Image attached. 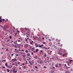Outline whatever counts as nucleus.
Listing matches in <instances>:
<instances>
[{
	"label": "nucleus",
	"instance_id": "69168bd1",
	"mask_svg": "<svg viewBox=\"0 0 73 73\" xmlns=\"http://www.w3.org/2000/svg\"><path fill=\"white\" fill-rule=\"evenodd\" d=\"M20 40H18V42H20Z\"/></svg>",
	"mask_w": 73,
	"mask_h": 73
},
{
	"label": "nucleus",
	"instance_id": "3c124183",
	"mask_svg": "<svg viewBox=\"0 0 73 73\" xmlns=\"http://www.w3.org/2000/svg\"><path fill=\"white\" fill-rule=\"evenodd\" d=\"M13 42V41H11V43H12V42Z\"/></svg>",
	"mask_w": 73,
	"mask_h": 73
},
{
	"label": "nucleus",
	"instance_id": "a19ab883",
	"mask_svg": "<svg viewBox=\"0 0 73 73\" xmlns=\"http://www.w3.org/2000/svg\"><path fill=\"white\" fill-rule=\"evenodd\" d=\"M33 52L34 53H35V52H36V51H35V50L34 51H33Z\"/></svg>",
	"mask_w": 73,
	"mask_h": 73
},
{
	"label": "nucleus",
	"instance_id": "774afa93",
	"mask_svg": "<svg viewBox=\"0 0 73 73\" xmlns=\"http://www.w3.org/2000/svg\"><path fill=\"white\" fill-rule=\"evenodd\" d=\"M29 60H31V58H29Z\"/></svg>",
	"mask_w": 73,
	"mask_h": 73
},
{
	"label": "nucleus",
	"instance_id": "a211bd4d",
	"mask_svg": "<svg viewBox=\"0 0 73 73\" xmlns=\"http://www.w3.org/2000/svg\"><path fill=\"white\" fill-rule=\"evenodd\" d=\"M73 62V60H70V62Z\"/></svg>",
	"mask_w": 73,
	"mask_h": 73
},
{
	"label": "nucleus",
	"instance_id": "bf43d9fd",
	"mask_svg": "<svg viewBox=\"0 0 73 73\" xmlns=\"http://www.w3.org/2000/svg\"><path fill=\"white\" fill-rule=\"evenodd\" d=\"M4 60H3L2 61V62H4Z\"/></svg>",
	"mask_w": 73,
	"mask_h": 73
},
{
	"label": "nucleus",
	"instance_id": "6e6552de",
	"mask_svg": "<svg viewBox=\"0 0 73 73\" xmlns=\"http://www.w3.org/2000/svg\"><path fill=\"white\" fill-rule=\"evenodd\" d=\"M36 38H37V39H38V40H40V36H39V37L37 36Z\"/></svg>",
	"mask_w": 73,
	"mask_h": 73
},
{
	"label": "nucleus",
	"instance_id": "6ab92c4d",
	"mask_svg": "<svg viewBox=\"0 0 73 73\" xmlns=\"http://www.w3.org/2000/svg\"><path fill=\"white\" fill-rule=\"evenodd\" d=\"M6 28H8V25H6Z\"/></svg>",
	"mask_w": 73,
	"mask_h": 73
},
{
	"label": "nucleus",
	"instance_id": "9d476101",
	"mask_svg": "<svg viewBox=\"0 0 73 73\" xmlns=\"http://www.w3.org/2000/svg\"><path fill=\"white\" fill-rule=\"evenodd\" d=\"M55 67H56V68H58V64L55 65Z\"/></svg>",
	"mask_w": 73,
	"mask_h": 73
},
{
	"label": "nucleus",
	"instance_id": "f3484780",
	"mask_svg": "<svg viewBox=\"0 0 73 73\" xmlns=\"http://www.w3.org/2000/svg\"><path fill=\"white\" fill-rule=\"evenodd\" d=\"M67 64L68 66H70V63L69 62H67Z\"/></svg>",
	"mask_w": 73,
	"mask_h": 73
},
{
	"label": "nucleus",
	"instance_id": "39448f33",
	"mask_svg": "<svg viewBox=\"0 0 73 73\" xmlns=\"http://www.w3.org/2000/svg\"><path fill=\"white\" fill-rule=\"evenodd\" d=\"M2 29H4V30H6V27L5 26H3V27L2 28Z\"/></svg>",
	"mask_w": 73,
	"mask_h": 73
},
{
	"label": "nucleus",
	"instance_id": "603ef678",
	"mask_svg": "<svg viewBox=\"0 0 73 73\" xmlns=\"http://www.w3.org/2000/svg\"><path fill=\"white\" fill-rule=\"evenodd\" d=\"M0 19H1V17H0Z\"/></svg>",
	"mask_w": 73,
	"mask_h": 73
},
{
	"label": "nucleus",
	"instance_id": "e2e57ef3",
	"mask_svg": "<svg viewBox=\"0 0 73 73\" xmlns=\"http://www.w3.org/2000/svg\"><path fill=\"white\" fill-rule=\"evenodd\" d=\"M59 66H61V64H59Z\"/></svg>",
	"mask_w": 73,
	"mask_h": 73
},
{
	"label": "nucleus",
	"instance_id": "423d86ee",
	"mask_svg": "<svg viewBox=\"0 0 73 73\" xmlns=\"http://www.w3.org/2000/svg\"><path fill=\"white\" fill-rule=\"evenodd\" d=\"M7 68H12V66H7Z\"/></svg>",
	"mask_w": 73,
	"mask_h": 73
},
{
	"label": "nucleus",
	"instance_id": "4be33fe9",
	"mask_svg": "<svg viewBox=\"0 0 73 73\" xmlns=\"http://www.w3.org/2000/svg\"><path fill=\"white\" fill-rule=\"evenodd\" d=\"M44 48L45 49H48V48H47L45 47H44Z\"/></svg>",
	"mask_w": 73,
	"mask_h": 73
},
{
	"label": "nucleus",
	"instance_id": "b1692460",
	"mask_svg": "<svg viewBox=\"0 0 73 73\" xmlns=\"http://www.w3.org/2000/svg\"><path fill=\"white\" fill-rule=\"evenodd\" d=\"M33 41H31V42H30V44H32V43H33Z\"/></svg>",
	"mask_w": 73,
	"mask_h": 73
},
{
	"label": "nucleus",
	"instance_id": "4d7b16f0",
	"mask_svg": "<svg viewBox=\"0 0 73 73\" xmlns=\"http://www.w3.org/2000/svg\"><path fill=\"white\" fill-rule=\"evenodd\" d=\"M26 68L25 66L24 67V68Z\"/></svg>",
	"mask_w": 73,
	"mask_h": 73
},
{
	"label": "nucleus",
	"instance_id": "20e7f679",
	"mask_svg": "<svg viewBox=\"0 0 73 73\" xmlns=\"http://www.w3.org/2000/svg\"><path fill=\"white\" fill-rule=\"evenodd\" d=\"M29 63L30 65H32L33 64V63H35V62H32L30 61H29Z\"/></svg>",
	"mask_w": 73,
	"mask_h": 73
},
{
	"label": "nucleus",
	"instance_id": "338daca9",
	"mask_svg": "<svg viewBox=\"0 0 73 73\" xmlns=\"http://www.w3.org/2000/svg\"><path fill=\"white\" fill-rule=\"evenodd\" d=\"M40 52H43L42 51V50H41V51H40Z\"/></svg>",
	"mask_w": 73,
	"mask_h": 73
},
{
	"label": "nucleus",
	"instance_id": "79ce46f5",
	"mask_svg": "<svg viewBox=\"0 0 73 73\" xmlns=\"http://www.w3.org/2000/svg\"><path fill=\"white\" fill-rule=\"evenodd\" d=\"M30 35L29 34H28V35L29 37H30Z\"/></svg>",
	"mask_w": 73,
	"mask_h": 73
},
{
	"label": "nucleus",
	"instance_id": "f704fd0d",
	"mask_svg": "<svg viewBox=\"0 0 73 73\" xmlns=\"http://www.w3.org/2000/svg\"><path fill=\"white\" fill-rule=\"evenodd\" d=\"M2 21H5V20L4 19H3Z\"/></svg>",
	"mask_w": 73,
	"mask_h": 73
},
{
	"label": "nucleus",
	"instance_id": "9b49d317",
	"mask_svg": "<svg viewBox=\"0 0 73 73\" xmlns=\"http://www.w3.org/2000/svg\"><path fill=\"white\" fill-rule=\"evenodd\" d=\"M6 70L7 72H9V71H10V70H9V69H7Z\"/></svg>",
	"mask_w": 73,
	"mask_h": 73
},
{
	"label": "nucleus",
	"instance_id": "ea45409f",
	"mask_svg": "<svg viewBox=\"0 0 73 73\" xmlns=\"http://www.w3.org/2000/svg\"><path fill=\"white\" fill-rule=\"evenodd\" d=\"M19 69H21V67H19Z\"/></svg>",
	"mask_w": 73,
	"mask_h": 73
},
{
	"label": "nucleus",
	"instance_id": "473e14b6",
	"mask_svg": "<svg viewBox=\"0 0 73 73\" xmlns=\"http://www.w3.org/2000/svg\"><path fill=\"white\" fill-rule=\"evenodd\" d=\"M43 44H45V42H42Z\"/></svg>",
	"mask_w": 73,
	"mask_h": 73
},
{
	"label": "nucleus",
	"instance_id": "393cba45",
	"mask_svg": "<svg viewBox=\"0 0 73 73\" xmlns=\"http://www.w3.org/2000/svg\"><path fill=\"white\" fill-rule=\"evenodd\" d=\"M13 55H14V54L13 53H12L11 54V56H13Z\"/></svg>",
	"mask_w": 73,
	"mask_h": 73
},
{
	"label": "nucleus",
	"instance_id": "a878e982",
	"mask_svg": "<svg viewBox=\"0 0 73 73\" xmlns=\"http://www.w3.org/2000/svg\"><path fill=\"white\" fill-rule=\"evenodd\" d=\"M37 57H38V56H36L35 57V58H37Z\"/></svg>",
	"mask_w": 73,
	"mask_h": 73
},
{
	"label": "nucleus",
	"instance_id": "ddd939ff",
	"mask_svg": "<svg viewBox=\"0 0 73 73\" xmlns=\"http://www.w3.org/2000/svg\"><path fill=\"white\" fill-rule=\"evenodd\" d=\"M65 73H69V71L68 70Z\"/></svg>",
	"mask_w": 73,
	"mask_h": 73
},
{
	"label": "nucleus",
	"instance_id": "8fccbe9b",
	"mask_svg": "<svg viewBox=\"0 0 73 73\" xmlns=\"http://www.w3.org/2000/svg\"><path fill=\"white\" fill-rule=\"evenodd\" d=\"M1 28H3L2 26H1Z\"/></svg>",
	"mask_w": 73,
	"mask_h": 73
},
{
	"label": "nucleus",
	"instance_id": "2eb2a0df",
	"mask_svg": "<svg viewBox=\"0 0 73 73\" xmlns=\"http://www.w3.org/2000/svg\"><path fill=\"white\" fill-rule=\"evenodd\" d=\"M44 57H46V54H44Z\"/></svg>",
	"mask_w": 73,
	"mask_h": 73
},
{
	"label": "nucleus",
	"instance_id": "0eeeda50",
	"mask_svg": "<svg viewBox=\"0 0 73 73\" xmlns=\"http://www.w3.org/2000/svg\"><path fill=\"white\" fill-rule=\"evenodd\" d=\"M35 45L36 47H38L39 45L37 43H35Z\"/></svg>",
	"mask_w": 73,
	"mask_h": 73
},
{
	"label": "nucleus",
	"instance_id": "1a4fd4ad",
	"mask_svg": "<svg viewBox=\"0 0 73 73\" xmlns=\"http://www.w3.org/2000/svg\"><path fill=\"white\" fill-rule=\"evenodd\" d=\"M14 43H15V44H17V45H19V46H20L21 45V44H17V42H13Z\"/></svg>",
	"mask_w": 73,
	"mask_h": 73
},
{
	"label": "nucleus",
	"instance_id": "e433bc0d",
	"mask_svg": "<svg viewBox=\"0 0 73 73\" xmlns=\"http://www.w3.org/2000/svg\"><path fill=\"white\" fill-rule=\"evenodd\" d=\"M60 52H58V53H57V54H59V55H60Z\"/></svg>",
	"mask_w": 73,
	"mask_h": 73
},
{
	"label": "nucleus",
	"instance_id": "49530a36",
	"mask_svg": "<svg viewBox=\"0 0 73 73\" xmlns=\"http://www.w3.org/2000/svg\"><path fill=\"white\" fill-rule=\"evenodd\" d=\"M42 38L43 40H44V37H42Z\"/></svg>",
	"mask_w": 73,
	"mask_h": 73
},
{
	"label": "nucleus",
	"instance_id": "58836bf2",
	"mask_svg": "<svg viewBox=\"0 0 73 73\" xmlns=\"http://www.w3.org/2000/svg\"><path fill=\"white\" fill-rule=\"evenodd\" d=\"M52 69H56V68L54 67H53L52 68Z\"/></svg>",
	"mask_w": 73,
	"mask_h": 73
},
{
	"label": "nucleus",
	"instance_id": "c756f323",
	"mask_svg": "<svg viewBox=\"0 0 73 73\" xmlns=\"http://www.w3.org/2000/svg\"><path fill=\"white\" fill-rule=\"evenodd\" d=\"M25 52H26V53H28V50H26L25 51Z\"/></svg>",
	"mask_w": 73,
	"mask_h": 73
},
{
	"label": "nucleus",
	"instance_id": "864d4df0",
	"mask_svg": "<svg viewBox=\"0 0 73 73\" xmlns=\"http://www.w3.org/2000/svg\"><path fill=\"white\" fill-rule=\"evenodd\" d=\"M12 65H14V63H13L12 64Z\"/></svg>",
	"mask_w": 73,
	"mask_h": 73
},
{
	"label": "nucleus",
	"instance_id": "bb28decb",
	"mask_svg": "<svg viewBox=\"0 0 73 73\" xmlns=\"http://www.w3.org/2000/svg\"><path fill=\"white\" fill-rule=\"evenodd\" d=\"M24 29L26 30H28V29L26 27H25Z\"/></svg>",
	"mask_w": 73,
	"mask_h": 73
},
{
	"label": "nucleus",
	"instance_id": "052dcab7",
	"mask_svg": "<svg viewBox=\"0 0 73 73\" xmlns=\"http://www.w3.org/2000/svg\"><path fill=\"white\" fill-rule=\"evenodd\" d=\"M17 35V33H15V36H16V35Z\"/></svg>",
	"mask_w": 73,
	"mask_h": 73
},
{
	"label": "nucleus",
	"instance_id": "412c9836",
	"mask_svg": "<svg viewBox=\"0 0 73 73\" xmlns=\"http://www.w3.org/2000/svg\"><path fill=\"white\" fill-rule=\"evenodd\" d=\"M35 68H36V69H38V67L37 66H35Z\"/></svg>",
	"mask_w": 73,
	"mask_h": 73
},
{
	"label": "nucleus",
	"instance_id": "7ed1b4c3",
	"mask_svg": "<svg viewBox=\"0 0 73 73\" xmlns=\"http://www.w3.org/2000/svg\"><path fill=\"white\" fill-rule=\"evenodd\" d=\"M12 62H16V61H17V59H16L15 58L12 59Z\"/></svg>",
	"mask_w": 73,
	"mask_h": 73
},
{
	"label": "nucleus",
	"instance_id": "4c0bfd02",
	"mask_svg": "<svg viewBox=\"0 0 73 73\" xmlns=\"http://www.w3.org/2000/svg\"><path fill=\"white\" fill-rule=\"evenodd\" d=\"M3 68H4V69H5V66H3Z\"/></svg>",
	"mask_w": 73,
	"mask_h": 73
},
{
	"label": "nucleus",
	"instance_id": "cd10ccee",
	"mask_svg": "<svg viewBox=\"0 0 73 73\" xmlns=\"http://www.w3.org/2000/svg\"><path fill=\"white\" fill-rule=\"evenodd\" d=\"M66 55V54H63V57H64V56H65V55Z\"/></svg>",
	"mask_w": 73,
	"mask_h": 73
},
{
	"label": "nucleus",
	"instance_id": "c9c22d12",
	"mask_svg": "<svg viewBox=\"0 0 73 73\" xmlns=\"http://www.w3.org/2000/svg\"><path fill=\"white\" fill-rule=\"evenodd\" d=\"M6 51H8V49H7L6 50Z\"/></svg>",
	"mask_w": 73,
	"mask_h": 73
},
{
	"label": "nucleus",
	"instance_id": "f257e3e1",
	"mask_svg": "<svg viewBox=\"0 0 73 73\" xmlns=\"http://www.w3.org/2000/svg\"><path fill=\"white\" fill-rule=\"evenodd\" d=\"M35 49V47L33 46H31L30 47V48L29 50V52H30L31 50L32 51H34Z\"/></svg>",
	"mask_w": 73,
	"mask_h": 73
},
{
	"label": "nucleus",
	"instance_id": "4468645a",
	"mask_svg": "<svg viewBox=\"0 0 73 73\" xmlns=\"http://www.w3.org/2000/svg\"><path fill=\"white\" fill-rule=\"evenodd\" d=\"M27 56H30V55H31V54H30L29 53H27Z\"/></svg>",
	"mask_w": 73,
	"mask_h": 73
},
{
	"label": "nucleus",
	"instance_id": "c85d7f7f",
	"mask_svg": "<svg viewBox=\"0 0 73 73\" xmlns=\"http://www.w3.org/2000/svg\"><path fill=\"white\" fill-rule=\"evenodd\" d=\"M62 53H60L59 55H62Z\"/></svg>",
	"mask_w": 73,
	"mask_h": 73
},
{
	"label": "nucleus",
	"instance_id": "c03bdc74",
	"mask_svg": "<svg viewBox=\"0 0 73 73\" xmlns=\"http://www.w3.org/2000/svg\"><path fill=\"white\" fill-rule=\"evenodd\" d=\"M44 68H46V67L45 66L44 67Z\"/></svg>",
	"mask_w": 73,
	"mask_h": 73
},
{
	"label": "nucleus",
	"instance_id": "5701e85b",
	"mask_svg": "<svg viewBox=\"0 0 73 73\" xmlns=\"http://www.w3.org/2000/svg\"><path fill=\"white\" fill-rule=\"evenodd\" d=\"M9 38H10V39H11V38H12V36H9Z\"/></svg>",
	"mask_w": 73,
	"mask_h": 73
},
{
	"label": "nucleus",
	"instance_id": "f03ea898",
	"mask_svg": "<svg viewBox=\"0 0 73 73\" xmlns=\"http://www.w3.org/2000/svg\"><path fill=\"white\" fill-rule=\"evenodd\" d=\"M12 72L13 73H17V70L16 68H15L13 69V70Z\"/></svg>",
	"mask_w": 73,
	"mask_h": 73
},
{
	"label": "nucleus",
	"instance_id": "5fc2aeb1",
	"mask_svg": "<svg viewBox=\"0 0 73 73\" xmlns=\"http://www.w3.org/2000/svg\"><path fill=\"white\" fill-rule=\"evenodd\" d=\"M16 56H19V54H17V55Z\"/></svg>",
	"mask_w": 73,
	"mask_h": 73
},
{
	"label": "nucleus",
	"instance_id": "09e8293b",
	"mask_svg": "<svg viewBox=\"0 0 73 73\" xmlns=\"http://www.w3.org/2000/svg\"><path fill=\"white\" fill-rule=\"evenodd\" d=\"M49 62L48 61H47L46 62Z\"/></svg>",
	"mask_w": 73,
	"mask_h": 73
},
{
	"label": "nucleus",
	"instance_id": "72a5a7b5",
	"mask_svg": "<svg viewBox=\"0 0 73 73\" xmlns=\"http://www.w3.org/2000/svg\"><path fill=\"white\" fill-rule=\"evenodd\" d=\"M15 66H18V65H17V64H16L15 65Z\"/></svg>",
	"mask_w": 73,
	"mask_h": 73
},
{
	"label": "nucleus",
	"instance_id": "13d9d810",
	"mask_svg": "<svg viewBox=\"0 0 73 73\" xmlns=\"http://www.w3.org/2000/svg\"><path fill=\"white\" fill-rule=\"evenodd\" d=\"M25 41H27V38H25Z\"/></svg>",
	"mask_w": 73,
	"mask_h": 73
},
{
	"label": "nucleus",
	"instance_id": "dca6fc26",
	"mask_svg": "<svg viewBox=\"0 0 73 73\" xmlns=\"http://www.w3.org/2000/svg\"><path fill=\"white\" fill-rule=\"evenodd\" d=\"M38 47L39 48H41L42 47V46L41 45H39Z\"/></svg>",
	"mask_w": 73,
	"mask_h": 73
},
{
	"label": "nucleus",
	"instance_id": "37998d69",
	"mask_svg": "<svg viewBox=\"0 0 73 73\" xmlns=\"http://www.w3.org/2000/svg\"><path fill=\"white\" fill-rule=\"evenodd\" d=\"M9 41V40H7V42H8V41Z\"/></svg>",
	"mask_w": 73,
	"mask_h": 73
},
{
	"label": "nucleus",
	"instance_id": "7c9ffc66",
	"mask_svg": "<svg viewBox=\"0 0 73 73\" xmlns=\"http://www.w3.org/2000/svg\"><path fill=\"white\" fill-rule=\"evenodd\" d=\"M0 22H1V23L2 22V19H0Z\"/></svg>",
	"mask_w": 73,
	"mask_h": 73
},
{
	"label": "nucleus",
	"instance_id": "a18cd8bd",
	"mask_svg": "<svg viewBox=\"0 0 73 73\" xmlns=\"http://www.w3.org/2000/svg\"><path fill=\"white\" fill-rule=\"evenodd\" d=\"M42 46H44V45L43 44H42V45H41Z\"/></svg>",
	"mask_w": 73,
	"mask_h": 73
},
{
	"label": "nucleus",
	"instance_id": "aec40b11",
	"mask_svg": "<svg viewBox=\"0 0 73 73\" xmlns=\"http://www.w3.org/2000/svg\"><path fill=\"white\" fill-rule=\"evenodd\" d=\"M5 65L6 66H7V67H8V65L7 64V63H5Z\"/></svg>",
	"mask_w": 73,
	"mask_h": 73
},
{
	"label": "nucleus",
	"instance_id": "de8ad7c7",
	"mask_svg": "<svg viewBox=\"0 0 73 73\" xmlns=\"http://www.w3.org/2000/svg\"><path fill=\"white\" fill-rule=\"evenodd\" d=\"M48 40H49V41H51V40H50V39H48Z\"/></svg>",
	"mask_w": 73,
	"mask_h": 73
},
{
	"label": "nucleus",
	"instance_id": "2f4dec72",
	"mask_svg": "<svg viewBox=\"0 0 73 73\" xmlns=\"http://www.w3.org/2000/svg\"><path fill=\"white\" fill-rule=\"evenodd\" d=\"M17 64H18V65H19V62H17Z\"/></svg>",
	"mask_w": 73,
	"mask_h": 73
},
{
	"label": "nucleus",
	"instance_id": "f8f14e48",
	"mask_svg": "<svg viewBox=\"0 0 73 73\" xmlns=\"http://www.w3.org/2000/svg\"><path fill=\"white\" fill-rule=\"evenodd\" d=\"M38 51V49L37 48L36 49V51H35V53H37V52Z\"/></svg>",
	"mask_w": 73,
	"mask_h": 73
},
{
	"label": "nucleus",
	"instance_id": "0e129e2a",
	"mask_svg": "<svg viewBox=\"0 0 73 73\" xmlns=\"http://www.w3.org/2000/svg\"><path fill=\"white\" fill-rule=\"evenodd\" d=\"M19 51H21V50H20V49L19 50Z\"/></svg>",
	"mask_w": 73,
	"mask_h": 73
},
{
	"label": "nucleus",
	"instance_id": "6e6d98bb",
	"mask_svg": "<svg viewBox=\"0 0 73 73\" xmlns=\"http://www.w3.org/2000/svg\"><path fill=\"white\" fill-rule=\"evenodd\" d=\"M50 48V47H49L48 48H47V49H49Z\"/></svg>",
	"mask_w": 73,
	"mask_h": 73
},
{
	"label": "nucleus",
	"instance_id": "680f3d73",
	"mask_svg": "<svg viewBox=\"0 0 73 73\" xmlns=\"http://www.w3.org/2000/svg\"><path fill=\"white\" fill-rule=\"evenodd\" d=\"M22 52H24V51L23 50H22Z\"/></svg>",
	"mask_w": 73,
	"mask_h": 73
}]
</instances>
